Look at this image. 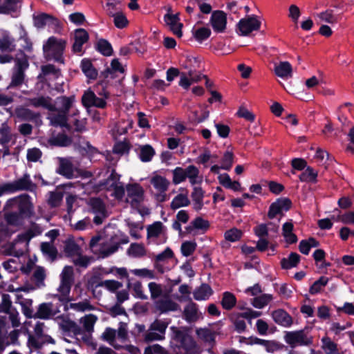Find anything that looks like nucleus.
<instances>
[{
    "label": "nucleus",
    "instance_id": "21",
    "mask_svg": "<svg viewBox=\"0 0 354 354\" xmlns=\"http://www.w3.org/2000/svg\"><path fill=\"white\" fill-rule=\"evenodd\" d=\"M209 227V223L208 221L201 217H197L186 227V230L189 234L195 235L197 232H200L201 233L205 232Z\"/></svg>",
    "mask_w": 354,
    "mask_h": 354
},
{
    "label": "nucleus",
    "instance_id": "34",
    "mask_svg": "<svg viewBox=\"0 0 354 354\" xmlns=\"http://www.w3.org/2000/svg\"><path fill=\"white\" fill-rule=\"evenodd\" d=\"M48 142L54 146L66 147L71 143V140L65 134L59 133L56 136L52 135L48 139Z\"/></svg>",
    "mask_w": 354,
    "mask_h": 354
},
{
    "label": "nucleus",
    "instance_id": "32",
    "mask_svg": "<svg viewBox=\"0 0 354 354\" xmlns=\"http://www.w3.org/2000/svg\"><path fill=\"white\" fill-rule=\"evenodd\" d=\"M15 115L21 120H32L37 117V114L29 109L19 106L15 109Z\"/></svg>",
    "mask_w": 354,
    "mask_h": 354
},
{
    "label": "nucleus",
    "instance_id": "57",
    "mask_svg": "<svg viewBox=\"0 0 354 354\" xmlns=\"http://www.w3.org/2000/svg\"><path fill=\"white\" fill-rule=\"evenodd\" d=\"M328 279L326 277H321L315 281L310 288V293L312 295L317 294L321 292L324 287L328 283Z\"/></svg>",
    "mask_w": 354,
    "mask_h": 354
},
{
    "label": "nucleus",
    "instance_id": "41",
    "mask_svg": "<svg viewBox=\"0 0 354 354\" xmlns=\"http://www.w3.org/2000/svg\"><path fill=\"white\" fill-rule=\"evenodd\" d=\"M322 343V348L326 354H341L337 348V344L329 337H324Z\"/></svg>",
    "mask_w": 354,
    "mask_h": 354
},
{
    "label": "nucleus",
    "instance_id": "47",
    "mask_svg": "<svg viewBox=\"0 0 354 354\" xmlns=\"http://www.w3.org/2000/svg\"><path fill=\"white\" fill-rule=\"evenodd\" d=\"M299 261V255L297 253H291L288 258H283L281 261V267L283 269H290L295 267Z\"/></svg>",
    "mask_w": 354,
    "mask_h": 354
},
{
    "label": "nucleus",
    "instance_id": "43",
    "mask_svg": "<svg viewBox=\"0 0 354 354\" xmlns=\"http://www.w3.org/2000/svg\"><path fill=\"white\" fill-rule=\"evenodd\" d=\"M293 225L290 222H286L283 225V235L288 243H293L297 242V238L292 232Z\"/></svg>",
    "mask_w": 354,
    "mask_h": 354
},
{
    "label": "nucleus",
    "instance_id": "53",
    "mask_svg": "<svg viewBox=\"0 0 354 354\" xmlns=\"http://www.w3.org/2000/svg\"><path fill=\"white\" fill-rule=\"evenodd\" d=\"M236 302V299L233 294L229 292H225L223 293L221 301V304L223 308L226 310H230L235 306Z\"/></svg>",
    "mask_w": 354,
    "mask_h": 354
},
{
    "label": "nucleus",
    "instance_id": "11",
    "mask_svg": "<svg viewBox=\"0 0 354 354\" xmlns=\"http://www.w3.org/2000/svg\"><path fill=\"white\" fill-rule=\"evenodd\" d=\"M168 323L162 320H155L145 334L147 342L162 340L165 337Z\"/></svg>",
    "mask_w": 354,
    "mask_h": 354
},
{
    "label": "nucleus",
    "instance_id": "60",
    "mask_svg": "<svg viewBox=\"0 0 354 354\" xmlns=\"http://www.w3.org/2000/svg\"><path fill=\"white\" fill-rule=\"evenodd\" d=\"M196 243L195 241H185L181 245V252L183 256L189 257L192 255L196 248Z\"/></svg>",
    "mask_w": 354,
    "mask_h": 354
},
{
    "label": "nucleus",
    "instance_id": "14",
    "mask_svg": "<svg viewBox=\"0 0 354 354\" xmlns=\"http://www.w3.org/2000/svg\"><path fill=\"white\" fill-rule=\"evenodd\" d=\"M34 23L37 28L46 26L51 27L55 32H60L62 30L60 23L57 19L44 13L35 16Z\"/></svg>",
    "mask_w": 354,
    "mask_h": 354
},
{
    "label": "nucleus",
    "instance_id": "17",
    "mask_svg": "<svg viewBox=\"0 0 354 354\" xmlns=\"http://www.w3.org/2000/svg\"><path fill=\"white\" fill-rule=\"evenodd\" d=\"M11 301L9 295L3 294L1 295L0 312H5L9 314L10 320L13 327L19 326L20 322L19 318V313L10 308Z\"/></svg>",
    "mask_w": 354,
    "mask_h": 354
},
{
    "label": "nucleus",
    "instance_id": "37",
    "mask_svg": "<svg viewBox=\"0 0 354 354\" xmlns=\"http://www.w3.org/2000/svg\"><path fill=\"white\" fill-rule=\"evenodd\" d=\"M13 138L10 127L6 123H3L0 127V144L6 146Z\"/></svg>",
    "mask_w": 354,
    "mask_h": 354
},
{
    "label": "nucleus",
    "instance_id": "28",
    "mask_svg": "<svg viewBox=\"0 0 354 354\" xmlns=\"http://www.w3.org/2000/svg\"><path fill=\"white\" fill-rule=\"evenodd\" d=\"M137 152L140 160L143 162H150L156 153L154 149L149 145H139Z\"/></svg>",
    "mask_w": 354,
    "mask_h": 354
},
{
    "label": "nucleus",
    "instance_id": "10",
    "mask_svg": "<svg viewBox=\"0 0 354 354\" xmlns=\"http://www.w3.org/2000/svg\"><path fill=\"white\" fill-rule=\"evenodd\" d=\"M147 229V239L149 243H158V239L160 240V243H165L167 240V227L160 221H155L152 224L149 225Z\"/></svg>",
    "mask_w": 354,
    "mask_h": 354
},
{
    "label": "nucleus",
    "instance_id": "30",
    "mask_svg": "<svg viewBox=\"0 0 354 354\" xmlns=\"http://www.w3.org/2000/svg\"><path fill=\"white\" fill-rule=\"evenodd\" d=\"M81 251V248L73 239L68 238L64 242V252L71 259L75 257Z\"/></svg>",
    "mask_w": 354,
    "mask_h": 354
},
{
    "label": "nucleus",
    "instance_id": "13",
    "mask_svg": "<svg viewBox=\"0 0 354 354\" xmlns=\"http://www.w3.org/2000/svg\"><path fill=\"white\" fill-rule=\"evenodd\" d=\"M28 66V61L25 57L17 59L15 68L12 76V82L9 87L18 86L23 83L24 80V71Z\"/></svg>",
    "mask_w": 354,
    "mask_h": 354
},
{
    "label": "nucleus",
    "instance_id": "45",
    "mask_svg": "<svg viewBox=\"0 0 354 354\" xmlns=\"http://www.w3.org/2000/svg\"><path fill=\"white\" fill-rule=\"evenodd\" d=\"M189 200L187 194H179L176 196L171 203V207L174 209L188 205Z\"/></svg>",
    "mask_w": 354,
    "mask_h": 354
},
{
    "label": "nucleus",
    "instance_id": "6",
    "mask_svg": "<svg viewBox=\"0 0 354 354\" xmlns=\"http://www.w3.org/2000/svg\"><path fill=\"white\" fill-rule=\"evenodd\" d=\"M45 326L42 322H37L34 328V335H29L28 346L30 349L35 350L41 347L45 344H54V339L49 335L44 333Z\"/></svg>",
    "mask_w": 354,
    "mask_h": 354
},
{
    "label": "nucleus",
    "instance_id": "16",
    "mask_svg": "<svg viewBox=\"0 0 354 354\" xmlns=\"http://www.w3.org/2000/svg\"><path fill=\"white\" fill-rule=\"evenodd\" d=\"M164 21L174 35L178 37H182L183 24L180 21L178 13L173 14L169 8L168 12L164 16Z\"/></svg>",
    "mask_w": 354,
    "mask_h": 354
},
{
    "label": "nucleus",
    "instance_id": "4",
    "mask_svg": "<svg viewBox=\"0 0 354 354\" xmlns=\"http://www.w3.org/2000/svg\"><path fill=\"white\" fill-rule=\"evenodd\" d=\"M66 42L64 39L55 37H49L43 45L44 57L48 60H54L59 63H64L63 53Z\"/></svg>",
    "mask_w": 354,
    "mask_h": 354
},
{
    "label": "nucleus",
    "instance_id": "31",
    "mask_svg": "<svg viewBox=\"0 0 354 354\" xmlns=\"http://www.w3.org/2000/svg\"><path fill=\"white\" fill-rule=\"evenodd\" d=\"M11 192L17 190L29 189L32 186V182L28 176H24L17 180L8 183Z\"/></svg>",
    "mask_w": 354,
    "mask_h": 354
},
{
    "label": "nucleus",
    "instance_id": "42",
    "mask_svg": "<svg viewBox=\"0 0 354 354\" xmlns=\"http://www.w3.org/2000/svg\"><path fill=\"white\" fill-rule=\"evenodd\" d=\"M127 254L133 258H140L146 255V249L143 244L131 243L127 250Z\"/></svg>",
    "mask_w": 354,
    "mask_h": 354
},
{
    "label": "nucleus",
    "instance_id": "54",
    "mask_svg": "<svg viewBox=\"0 0 354 354\" xmlns=\"http://www.w3.org/2000/svg\"><path fill=\"white\" fill-rule=\"evenodd\" d=\"M317 17L323 22L335 24L338 20V16L334 15L332 10H327L317 15Z\"/></svg>",
    "mask_w": 354,
    "mask_h": 354
},
{
    "label": "nucleus",
    "instance_id": "33",
    "mask_svg": "<svg viewBox=\"0 0 354 354\" xmlns=\"http://www.w3.org/2000/svg\"><path fill=\"white\" fill-rule=\"evenodd\" d=\"M127 287L133 292L134 297L142 299H147V297L144 294L142 286L140 281L128 279Z\"/></svg>",
    "mask_w": 354,
    "mask_h": 354
},
{
    "label": "nucleus",
    "instance_id": "59",
    "mask_svg": "<svg viewBox=\"0 0 354 354\" xmlns=\"http://www.w3.org/2000/svg\"><path fill=\"white\" fill-rule=\"evenodd\" d=\"M243 235V232L241 230L237 228H232L229 230H227L225 232L224 236L225 239L230 242H235L239 241Z\"/></svg>",
    "mask_w": 354,
    "mask_h": 354
},
{
    "label": "nucleus",
    "instance_id": "12",
    "mask_svg": "<svg viewBox=\"0 0 354 354\" xmlns=\"http://www.w3.org/2000/svg\"><path fill=\"white\" fill-rule=\"evenodd\" d=\"M105 188L111 192V195L114 196L117 200H122L125 191L126 187H124L123 184L112 175L104 183Z\"/></svg>",
    "mask_w": 354,
    "mask_h": 354
},
{
    "label": "nucleus",
    "instance_id": "38",
    "mask_svg": "<svg viewBox=\"0 0 354 354\" xmlns=\"http://www.w3.org/2000/svg\"><path fill=\"white\" fill-rule=\"evenodd\" d=\"M46 278L45 269L41 266H36L33 269L32 279L35 283L36 288H41L44 286Z\"/></svg>",
    "mask_w": 354,
    "mask_h": 354
},
{
    "label": "nucleus",
    "instance_id": "35",
    "mask_svg": "<svg viewBox=\"0 0 354 354\" xmlns=\"http://www.w3.org/2000/svg\"><path fill=\"white\" fill-rule=\"evenodd\" d=\"M185 171L186 178L189 179L192 185H198L202 182V178L199 176V171L195 166L189 165L185 169Z\"/></svg>",
    "mask_w": 354,
    "mask_h": 354
},
{
    "label": "nucleus",
    "instance_id": "19",
    "mask_svg": "<svg viewBox=\"0 0 354 354\" xmlns=\"http://www.w3.org/2000/svg\"><path fill=\"white\" fill-rule=\"evenodd\" d=\"M89 205L93 212L96 214L93 218L94 223L97 225L101 224L106 217V208L104 203L100 198H93L89 201Z\"/></svg>",
    "mask_w": 354,
    "mask_h": 354
},
{
    "label": "nucleus",
    "instance_id": "55",
    "mask_svg": "<svg viewBox=\"0 0 354 354\" xmlns=\"http://www.w3.org/2000/svg\"><path fill=\"white\" fill-rule=\"evenodd\" d=\"M93 258L86 255L82 254V251L75 257H73L72 261L76 266L86 268L92 261Z\"/></svg>",
    "mask_w": 354,
    "mask_h": 354
},
{
    "label": "nucleus",
    "instance_id": "39",
    "mask_svg": "<svg viewBox=\"0 0 354 354\" xmlns=\"http://www.w3.org/2000/svg\"><path fill=\"white\" fill-rule=\"evenodd\" d=\"M184 315L188 322L196 321L199 317L196 304L190 301L184 309Z\"/></svg>",
    "mask_w": 354,
    "mask_h": 354
},
{
    "label": "nucleus",
    "instance_id": "52",
    "mask_svg": "<svg viewBox=\"0 0 354 354\" xmlns=\"http://www.w3.org/2000/svg\"><path fill=\"white\" fill-rule=\"evenodd\" d=\"M317 177V172L310 167H306V169L299 175V179L302 182L314 183L316 181Z\"/></svg>",
    "mask_w": 354,
    "mask_h": 354
},
{
    "label": "nucleus",
    "instance_id": "7",
    "mask_svg": "<svg viewBox=\"0 0 354 354\" xmlns=\"http://www.w3.org/2000/svg\"><path fill=\"white\" fill-rule=\"evenodd\" d=\"M149 182L155 190L156 199L159 202L166 201V192L170 185L169 180L157 172H153L149 177Z\"/></svg>",
    "mask_w": 354,
    "mask_h": 354
},
{
    "label": "nucleus",
    "instance_id": "22",
    "mask_svg": "<svg viewBox=\"0 0 354 354\" xmlns=\"http://www.w3.org/2000/svg\"><path fill=\"white\" fill-rule=\"evenodd\" d=\"M274 71L277 76L283 80H288L292 77V67L288 62L274 64Z\"/></svg>",
    "mask_w": 354,
    "mask_h": 354
},
{
    "label": "nucleus",
    "instance_id": "44",
    "mask_svg": "<svg viewBox=\"0 0 354 354\" xmlns=\"http://www.w3.org/2000/svg\"><path fill=\"white\" fill-rule=\"evenodd\" d=\"M13 39L6 31H2L0 34V50L2 51L11 50L12 49Z\"/></svg>",
    "mask_w": 354,
    "mask_h": 354
},
{
    "label": "nucleus",
    "instance_id": "36",
    "mask_svg": "<svg viewBox=\"0 0 354 354\" xmlns=\"http://www.w3.org/2000/svg\"><path fill=\"white\" fill-rule=\"evenodd\" d=\"M30 104L35 107H43L48 110H53L54 105L48 97H38L30 100Z\"/></svg>",
    "mask_w": 354,
    "mask_h": 354
},
{
    "label": "nucleus",
    "instance_id": "29",
    "mask_svg": "<svg viewBox=\"0 0 354 354\" xmlns=\"http://www.w3.org/2000/svg\"><path fill=\"white\" fill-rule=\"evenodd\" d=\"M213 290L207 284H202L193 292L194 298L197 301L207 300L212 295Z\"/></svg>",
    "mask_w": 354,
    "mask_h": 354
},
{
    "label": "nucleus",
    "instance_id": "56",
    "mask_svg": "<svg viewBox=\"0 0 354 354\" xmlns=\"http://www.w3.org/2000/svg\"><path fill=\"white\" fill-rule=\"evenodd\" d=\"M272 299L271 295L264 294L253 299L252 305L257 308H262Z\"/></svg>",
    "mask_w": 354,
    "mask_h": 354
},
{
    "label": "nucleus",
    "instance_id": "58",
    "mask_svg": "<svg viewBox=\"0 0 354 354\" xmlns=\"http://www.w3.org/2000/svg\"><path fill=\"white\" fill-rule=\"evenodd\" d=\"M113 18V23L116 28L122 29L128 25V20L125 15L122 12H117L112 17Z\"/></svg>",
    "mask_w": 354,
    "mask_h": 354
},
{
    "label": "nucleus",
    "instance_id": "40",
    "mask_svg": "<svg viewBox=\"0 0 354 354\" xmlns=\"http://www.w3.org/2000/svg\"><path fill=\"white\" fill-rule=\"evenodd\" d=\"M98 318L96 315L93 314L86 315L80 319V324L82 325L84 329L91 333L93 331V327Z\"/></svg>",
    "mask_w": 354,
    "mask_h": 354
},
{
    "label": "nucleus",
    "instance_id": "20",
    "mask_svg": "<svg viewBox=\"0 0 354 354\" xmlns=\"http://www.w3.org/2000/svg\"><path fill=\"white\" fill-rule=\"evenodd\" d=\"M59 310L55 308L51 303H43L38 307L35 317L43 319H48L56 315Z\"/></svg>",
    "mask_w": 354,
    "mask_h": 354
},
{
    "label": "nucleus",
    "instance_id": "61",
    "mask_svg": "<svg viewBox=\"0 0 354 354\" xmlns=\"http://www.w3.org/2000/svg\"><path fill=\"white\" fill-rule=\"evenodd\" d=\"M103 339L107 341L111 346L118 348V346L115 344L116 337V330L111 328H107L102 334Z\"/></svg>",
    "mask_w": 354,
    "mask_h": 354
},
{
    "label": "nucleus",
    "instance_id": "2",
    "mask_svg": "<svg viewBox=\"0 0 354 354\" xmlns=\"http://www.w3.org/2000/svg\"><path fill=\"white\" fill-rule=\"evenodd\" d=\"M60 283L57 289V294L54 297L57 299L63 305L70 300V292L74 283V270L72 266H66L59 275Z\"/></svg>",
    "mask_w": 354,
    "mask_h": 354
},
{
    "label": "nucleus",
    "instance_id": "24",
    "mask_svg": "<svg viewBox=\"0 0 354 354\" xmlns=\"http://www.w3.org/2000/svg\"><path fill=\"white\" fill-rule=\"evenodd\" d=\"M74 39L73 51L75 53H80L82 52L83 44L87 42L88 39V34L83 28L77 29L74 32Z\"/></svg>",
    "mask_w": 354,
    "mask_h": 354
},
{
    "label": "nucleus",
    "instance_id": "26",
    "mask_svg": "<svg viewBox=\"0 0 354 354\" xmlns=\"http://www.w3.org/2000/svg\"><path fill=\"white\" fill-rule=\"evenodd\" d=\"M155 305L156 309L161 313L176 311L179 309L178 304L169 298L160 299L156 301Z\"/></svg>",
    "mask_w": 354,
    "mask_h": 354
},
{
    "label": "nucleus",
    "instance_id": "49",
    "mask_svg": "<svg viewBox=\"0 0 354 354\" xmlns=\"http://www.w3.org/2000/svg\"><path fill=\"white\" fill-rule=\"evenodd\" d=\"M104 9L106 13L110 17H113L117 12L121 11L120 3L116 0H107L106 4L104 6Z\"/></svg>",
    "mask_w": 354,
    "mask_h": 354
},
{
    "label": "nucleus",
    "instance_id": "5",
    "mask_svg": "<svg viewBox=\"0 0 354 354\" xmlns=\"http://www.w3.org/2000/svg\"><path fill=\"white\" fill-rule=\"evenodd\" d=\"M119 245L111 240L104 241L99 236L93 237L90 241L91 251L99 257L104 258L114 252L118 249Z\"/></svg>",
    "mask_w": 354,
    "mask_h": 354
},
{
    "label": "nucleus",
    "instance_id": "8",
    "mask_svg": "<svg viewBox=\"0 0 354 354\" xmlns=\"http://www.w3.org/2000/svg\"><path fill=\"white\" fill-rule=\"evenodd\" d=\"M98 96L91 91L88 90L84 92L82 97V104L86 107L95 106L100 109H104L106 106V100L109 97V93L105 89L98 93Z\"/></svg>",
    "mask_w": 354,
    "mask_h": 354
},
{
    "label": "nucleus",
    "instance_id": "9",
    "mask_svg": "<svg viewBox=\"0 0 354 354\" xmlns=\"http://www.w3.org/2000/svg\"><path fill=\"white\" fill-rule=\"evenodd\" d=\"M284 339L292 348L298 346H309L313 344V337L304 330L287 332Z\"/></svg>",
    "mask_w": 354,
    "mask_h": 354
},
{
    "label": "nucleus",
    "instance_id": "3",
    "mask_svg": "<svg viewBox=\"0 0 354 354\" xmlns=\"http://www.w3.org/2000/svg\"><path fill=\"white\" fill-rule=\"evenodd\" d=\"M127 198L126 202L131 205L133 208L138 210L142 214H149V209L142 207V204L145 200V191L138 183H128L126 185Z\"/></svg>",
    "mask_w": 354,
    "mask_h": 354
},
{
    "label": "nucleus",
    "instance_id": "48",
    "mask_svg": "<svg viewBox=\"0 0 354 354\" xmlns=\"http://www.w3.org/2000/svg\"><path fill=\"white\" fill-rule=\"evenodd\" d=\"M42 253L50 261L55 259L57 251L54 245L50 243H42L41 244Z\"/></svg>",
    "mask_w": 354,
    "mask_h": 354
},
{
    "label": "nucleus",
    "instance_id": "1",
    "mask_svg": "<svg viewBox=\"0 0 354 354\" xmlns=\"http://www.w3.org/2000/svg\"><path fill=\"white\" fill-rule=\"evenodd\" d=\"M181 65L187 70V72L180 73L179 86L187 90L192 84L198 82L202 78H206L200 71L202 62L198 57L188 55Z\"/></svg>",
    "mask_w": 354,
    "mask_h": 354
},
{
    "label": "nucleus",
    "instance_id": "27",
    "mask_svg": "<svg viewBox=\"0 0 354 354\" xmlns=\"http://www.w3.org/2000/svg\"><path fill=\"white\" fill-rule=\"evenodd\" d=\"M20 8L19 0H0V14L17 13Z\"/></svg>",
    "mask_w": 354,
    "mask_h": 354
},
{
    "label": "nucleus",
    "instance_id": "63",
    "mask_svg": "<svg viewBox=\"0 0 354 354\" xmlns=\"http://www.w3.org/2000/svg\"><path fill=\"white\" fill-rule=\"evenodd\" d=\"M148 288L151 294V297L153 299L158 298L162 294V286L156 282H150L148 284Z\"/></svg>",
    "mask_w": 354,
    "mask_h": 354
},
{
    "label": "nucleus",
    "instance_id": "25",
    "mask_svg": "<svg viewBox=\"0 0 354 354\" xmlns=\"http://www.w3.org/2000/svg\"><path fill=\"white\" fill-rule=\"evenodd\" d=\"M272 317L277 324L284 327H289L292 323V319L290 315L282 309L273 311Z\"/></svg>",
    "mask_w": 354,
    "mask_h": 354
},
{
    "label": "nucleus",
    "instance_id": "46",
    "mask_svg": "<svg viewBox=\"0 0 354 354\" xmlns=\"http://www.w3.org/2000/svg\"><path fill=\"white\" fill-rule=\"evenodd\" d=\"M81 67L85 75L90 79H95L97 75V71L93 68L91 62L88 59H83Z\"/></svg>",
    "mask_w": 354,
    "mask_h": 354
},
{
    "label": "nucleus",
    "instance_id": "50",
    "mask_svg": "<svg viewBox=\"0 0 354 354\" xmlns=\"http://www.w3.org/2000/svg\"><path fill=\"white\" fill-rule=\"evenodd\" d=\"M50 124L54 126H65L66 124V114L65 113L59 112L57 113H53L48 116Z\"/></svg>",
    "mask_w": 354,
    "mask_h": 354
},
{
    "label": "nucleus",
    "instance_id": "51",
    "mask_svg": "<svg viewBox=\"0 0 354 354\" xmlns=\"http://www.w3.org/2000/svg\"><path fill=\"white\" fill-rule=\"evenodd\" d=\"M70 308L77 312H85L95 309V307L87 299L77 303H71L70 304Z\"/></svg>",
    "mask_w": 354,
    "mask_h": 354
},
{
    "label": "nucleus",
    "instance_id": "23",
    "mask_svg": "<svg viewBox=\"0 0 354 354\" xmlns=\"http://www.w3.org/2000/svg\"><path fill=\"white\" fill-rule=\"evenodd\" d=\"M58 161L59 168L57 172L68 178L73 177L75 168L70 158H58Z\"/></svg>",
    "mask_w": 354,
    "mask_h": 354
},
{
    "label": "nucleus",
    "instance_id": "18",
    "mask_svg": "<svg viewBox=\"0 0 354 354\" xmlns=\"http://www.w3.org/2000/svg\"><path fill=\"white\" fill-rule=\"evenodd\" d=\"M209 24L216 32H225L227 26V15L221 10H216L212 13Z\"/></svg>",
    "mask_w": 354,
    "mask_h": 354
},
{
    "label": "nucleus",
    "instance_id": "62",
    "mask_svg": "<svg viewBox=\"0 0 354 354\" xmlns=\"http://www.w3.org/2000/svg\"><path fill=\"white\" fill-rule=\"evenodd\" d=\"M233 158L234 155L232 152L230 151L225 152L221 161V169L224 170H230L233 164Z\"/></svg>",
    "mask_w": 354,
    "mask_h": 354
},
{
    "label": "nucleus",
    "instance_id": "15",
    "mask_svg": "<svg viewBox=\"0 0 354 354\" xmlns=\"http://www.w3.org/2000/svg\"><path fill=\"white\" fill-rule=\"evenodd\" d=\"M261 25L260 21L254 15L242 19L238 24V28L241 35H248L253 30L259 29Z\"/></svg>",
    "mask_w": 354,
    "mask_h": 354
},
{
    "label": "nucleus",
    "instance_id": "64",
    "mask_svg": "<svg viewBox=\"0 0 354 354\" xmlns=\"http://www.w3.org/2000/svg\"><path fill=\"white\" fill-rule=\"evenodd\" d=\"M211 34V30L208 28L202 27L195 30L194 35L195 39L200 42L207 39Z\"/></svg>",
    "mask_w": 354,
    "mask_h": 354
}]
</instances>
